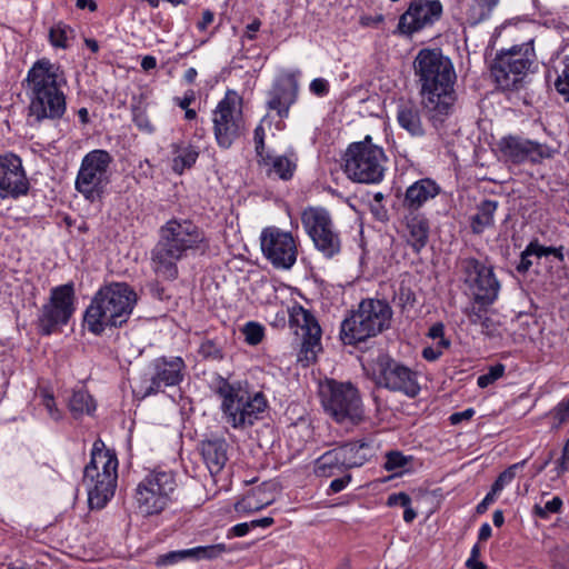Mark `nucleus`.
<instances>
[{"instance_id":"nucleus-62","label":"nucleus","mask_w":569,"mask_h":569,"mask_svg":"<svg viewBox=\"0 0 569 569\" xmlns=\"http://www.w3.org/2000/svg\"><path fill=\"white\" fill-rule=\"evenodd\" d=\"M213 18H214V16L210 10H204L202 12L201 20L197 24L198 29L201 31L206 30L207 27L212 23Z\"/></svg>"},{"instance_id":"nucleus-4","label":"nucleus","mask_w":569,"mask_h":569,"mask_svg":"<svg viewBox=\"0 0 569 569\" xmlns=\"http://www.w3.org/2000/svg\"><path fill=\"white\" fill-rule=\"evenodd\" d=\"M137 302L136 291L126 282H111L94 295L84 313L88 330L97 336L108 327L126 323Z\"/></svg>"},{"instance_id":"nucleus-21","label":"nucleus","mask_w":569,"mask_h":569,"mask_svg":"<svg viewBox=\"0 0 569 569\" xmlns=\"http://www.w3.org/2000/svg\"><path fill=\"white\" fill-rule=\"evenodd\" d=\"M186 365L181 357H160L151 362L150 377L142 380L140 392L148 397L160 392L164 387L179 385L183 379Z\"/></svg>"},{"instance_id":"nucleus-12","label":"nucleus","mask_w":569,"mask_h":569,"mask_svg":"<svg viewBox=\"0 0 569 569\" xmlns=\"http://www.w3.org/2000/svg\"><path fill=\"white\" fill-rule=\"evenodd\" d=\"M371 378L378 387L415 398L420 392L418 376L410 368L381 353L370 363Z\"/></svg>"},{"instance_id":"nucleus-32","label":"nucleus","mask_w":569,"mask_h":569,"mask_svg":"<svg viewBox=\"0 0 569 569\" xmlns=\"http://www.w3.org/2000/svg\"><path fill=\"white\" fill-rule=\"evenodd\" d=\"M264 166H268V176H276L281 180L288 181L293 177L297 169L296 159L288 156L261 157Z\"/></svg>"},{"instance_id":"nucleus-18","label":"nucleus","mask_w":569,"mask_h":569,"mask_svg":"<svg viewBox=\"0 0 569 569\" xmlns=\"http://www.w3.org/2000/svg\"><path fill=\"white\" fill-rule=\"evenodd\" d=\"M289 322L292 328H296V335L301 338L298 361L303 367H308L316 361L321 350V328L313 315L300 306L291 309Z\"/></svg>"},{"instance_id":"nucleus-14","label":"nucleus","mask_w":569,"mask_h":569,"mask_svg":"<svg viewBox=\"0 0 569 569\" xmlns=\"http://www.w3.org/2000/svg\"><path fill=\"white\" fill-rule=\"evenodd\" d=\"M74 300L72 283L52 288L49 301L42 306L38 316L39 332L49 336L67 325L76 310Z\"/></svg>"},{"instance_id":"nucleus-39","label":"nucleus","mask_w":569,"mask_h":569,"mask_svg":"<svg viewBox=\"0 0 569 569\" xmlns=\"http://www.w3.org/2000/svg\"><path fill=\"white\" fill-rule=\"evenodd\" d=\"M71 31V28L62 22L54 24L49 31L51 44L57 48H67L68 33Z\"/></svg>"},{"instance_id":"nucleus-56","label":"nucleus","mask_w":569,"mask_h":569,"mask_svg":"<svg viewBox=\"0 0 569 569\" xmlns=\"http://www.w3.org/2000/svg\"><path fill=\"white\" fill-rule=\"evenodd\" d=\"M264 136H266L264 128L262 127V124H259L254 129V134H253V140L256 143V151L259 157H262V153L264 150Z\"/></svg>"},{"instance_id":"nucleus-47","label":"nucleus","mask_w":569,"mask_h":569,"mask_svg":"<svg viewBox=\"0 0 569 569\" xmlns=\"http://www.w3.org/2000/svg\"><path fill=\"white\" fill-rule=\"evenodd\" d=\"M199 353L206 358L211 360H220L222 359V350L219 345H217L213 340H206L200 345Z\"/></svg>"},{"instance_id":"nucleus-64","label":"nucleus","mask_w":569,"mask_h":569,"mask_svg":"<svg viewBox=\"0 0 569 569\" xmlns=\"http://www.w3.org/2000/svg\"><path fill=\"white\" fill-rule=\"evenodd\" d=\"M381 22H383V16L382 14H378V16H375V17L365 16V17H361V19H360V23L363 27L378 26Z\"/></svg>"},{"instance_id":"nucleus-24","label":"nucleus","mask_w":569,"mask_h":569,"mask_svg":"<svg viewBox=\"0 0 569 569\" xmlns=\"http://www.w3.org/2000/svg\"><path fill=\"white\" fill-rule=\"evenodd\" d=\"M118 481V472L102 475L97 470L89 472L84 467L83 483L88 491V502L91 509H102L113 497Z\"/></svg>"},{"instance_id":"nucleus-42","label":"nucleus","mask_w":569,"mask_h":569,"mask_svg":"<svg viewBox=\"0 0 569 569\" xmlns=\"http://www.w3.org/2000/svg\"><path fill=\"white\" fill-rule=\"evenodd\" d=\"M535 252V256H537L538 258H541V257H548V256H553L557 260H559L560 262L563 261L565 257H563V247H546V246H542L540 243H538L537 241H532L529 243V251L528 252Z\"/></svg>"},{"instance_id":"nucleus-27","label":"nucleus","mask_w":569,"mask_h":569,"mask_svg":"<svg viewBox=\"0 0 569 569\" xmlns=\"http://www.w3.org/2000/svg\"><path fill=\"white\" fill-rule=\"evenodd\" d=\"M439 191V186L431 179L418 180L407 189L403 206L409 210H418L428 200L433 199Z\"/></svg>"},{"instance_id":"nucleus-28","label":"nucleus","mask_w":569,"mask_h":569,"mask_svg":"<svg viewBox=\"0 0 569 569\" xmlns=\"http://www.w3.org/2000/svg\"><path fill=\"white\" fill-rule=\"evenodd\" d=\"M271 485L264 482L251 488L241 500L236 503V510L239 512H254L269 506L273 501V493L270 491Z\"/></svg>"},{"instance_id":"nucleus-2","label":"nucleus","mask_w":569,"mask_h":569,"mask_svg":"<svg viewBox=\"0 0 569 569\" xmlns=\"http://www.w3.org/2000/svg\"><path fill=\"white\" fill-rule=\"evenodd\" d=\"M64 84L66 79L58 66L46 58L36 61L24 79L29 118L37 123L62 118L67 109Z\"/></svg>"},{"instance_id":"nucleus-59","label":"nucleus","mask_w":569,"mask_h":569,"mask_svg":"<svg viewBox=\"0 0 569 569\" xmlns=\"http://www.w3.org/2000/svg\"><path fill=\"white\" fill-rule=\"evenodd\" d=\"M473 415H475V410L472 408H468L463 411L452 413L450 416L449 420H450L451 425H458L462 420L471 419L473 417Z\"/></svg>"},{"instance_id":"nucleus-15","label":"nucleus","mask_w":569,"mask_h":569,"mask_svg":"<svg viewBox=\"0 0 569 569\" xmlns=\"http://www.w3.org/2000/svg\"><path fill=\"white\" fill-rule=\"evenodd\" d=\"M301 222L316 249L323 257L331 259L340 252L341 240L326 209L315 207L305 209L301 214Z\"/></svg>"},{"instance_id":"nucleus-10","label":"nucleus","mask_w":569,"mask_h":569,"mask_svg":"<svg viewBox=\"0 0 569 569\" xmlns=\"http://www.w3.org/2000/svg\"><path fill=\"white\" fill-rule=\"evenodd\" d=\"M177 483L172 472L153 470L136 487L134 503L143 516L162 512L172 500Z\"/></svg>"},{"instance_id":"nucleus-33","label":"nucleus","mask_w":569,"mask_h":569,"mask_svg":"<svg viewBox=\"0 0 569 569\" xmlns=\"http://www.w3.org/2000/svg\"><path fill=\"white\" fill-rule=\"evenodd\" d=\"M497 208L498 202L493 200H485L478 206V211L471 219V229L473 233H481L486 228L493 224V217Z\"/></svg>"},{"instance_id":"nucleus-43","label":"nucleus","mask_w":569,"mask_h":569,"mask_svg":"<svg viewBox=\"0 0 569 569\" xmlns=\"http://www.w3.org/2000/svg\"><path fill=\"white\" fill-rule=\"evenodd\" d=\"M505 369L506 368L502 363L491 366L488 372L478 377L477 385L480 388H487L503 376Z\"/></svg>"},{"instance_id":"nucleus-17","label":"nucleus","mask_w":569,"mask_h":569,"mask_svg":"<svg viewBox=\"0 0 569 569\" xmlns=\"http://www.w3.org/2000/svg\"><path fill=\"white\" fill-rule=\"evenodd\" d=\"M372 455L368 442H351L327 451L316 460V473L331 477L346 469L365 465Z\"/></svg>"},{"instance_id":"nucleus-41","label":"nucleus","mask_w":569,"mask_h":569,"mask_svg":"<svg viewBox=\"0 0 569 569\" xmlns=\"http://www.w3.org/2000/svg\"><path fill=\"white\" fill-rule=\"evenodd\" d=\"M555 88L565 100L569 101V56L562 60V70L555 81Z\"/></svg>"},{"instance_id":"nucleus-48","label":"nucleus","mask_w":569,"mask_h":569,"mask_svg":"<svg viewBox=\"0 0 569 569\" xmlns=\"http://www.w3.org/2000/svg\"><path fill=\"white\" fill-rule=\"evenodd\" d=\"M487 307L485 305L473 303L465 309V315L472 325H479L481 321H486Z\"/></svg>"},{"instance_id":"nucleus-53","label":"nucleus","mask_w":569,"mask_h":569,"mask_svg":"<svg viewBox=\"0 0 569 569\" xmlns=\"http://www.w3.org/2000/svg\"><path fill=\"white\" fill-rule=\"evenodd\" d=\"M553 417L560 422H566L569 420V398L567 400L561 401L552 410Z\"/></svg>"},{"instance_id":"nucleus-58","label":"nucleus","mask_w":569,"mask_h":569,"mask_svg":"<svg viewBox=\"0 0 569 569\" xmlns=\"http://www.w3.org/2000/svg\"><path fill=\"white\" fill-rule=\"evenodd\" d=\"M497 491L491 488V490L486 495L483 500L477 506L476 511L477 513H485L488 509V507L496 500Z\"/></svg>"},{"instance_id":"nucleus-37","label":"nucleus","mask_w":569,"mask_h":569,"mask_svg":"<svg viewBox=\"0 0 569 569\" xmlns=\"http://www.w3.org/2000/svg\"><path fill=\"white\" fill-rule=\"evenodd\" d=\"M193 559H214L230 549L224 543H217L211 546H199L191 548Z\"/></svg>"},{"instance_id":"nucleus-44","label":"nucleus","mask_w":569,"mask_h":569,"mask_svg":"<svg viewBox=\"0 0 569 569\" xmlns=\"http://www.w3.org/2000/svg\"><path fill=\"white\" fill-rule=\"evenodd\" d=\"M411 459V457H406L399 451H390L386 456L383 467L388 471L397 472L399 469L405 468Z\"/></svg>"},{"instance_id":"nucleus-9","label":"nucleus","mask_w":569,"mask_h":569,"mask_svg":"<svg viewBox=\"0 0 569 569\" xmlns=\"http://www.w3.org/2000/svg\"><path fill=\"white\" fill-rule=\"evenodd\" d=\"M535 61L533 40H529L499 52L491 64V76L502 90L518 89Z\"/></svg>"},{"instance_id":"nucleus-54","label":"nucleus","mask_w":569,"mask_h":569,"mask_svg":"<svg viewBox=\"0 0 569 569\" xmlns=\"http://www.w3.org/2000/svg\"><path fill=\"white\" fill-rule=\"evenodd\" d=\"M410 502H411V499H410L409 495H407L406 492L392 493L388 497V500H387V505L389 507H397V506L407 507V505H410Z\"/></svg>"},{"instance_id":"nucleus-13","label":"nucleus","mask_w":569,"mask_h":569,"mask_svg":"<svg viewBox=\"0 0 569 569\" xmlns=\"http://www.w3.org/2000/svg\"><path fill=\"white\" fill-rule=\"evenodd\" d=\"M111 154L101 149L87 153L76 178V189L90 201L99 200L110 182Z\"/></svg>"},{"instance_id":"nucleus-30","label":"nucleus","mask_w":569,"mask_h":569,"mask_svg":"<svg viewBox=\"0 0 569 569\" xmlns=\"http://www.w3.org/2000/svg\"><path fill=\"white\" fill-rule=\"evenodd\" d=\"M408 242L416 252H419L428 242V220L418 213L407 217Z\"/></svg>"},{"instance_id":"nucleus-31","label":"nucleus","mask_w":569,"mask_h":569,"mask_svg":"<svg viewBox=\"0 0 569 569\" xmlns=\"http://www.w3.org/2000/svg\"><path fill=\"white\" fill-rule=\"evenodd\" d=\"M397 120L399 126L407 130L411 136H423L425 129L421 122L419 109L415 103L403 102L399 104Z\"/></svg>"},{"instance_id":"nucleus-11","label":"nucleus","mask_w":569,"mask_h":569,"mask_svg":"<svg viewBox=\"0 0 569 569\" xmlns=\"http://www.w3.org/2000/svg\"><path fill=\"white\" fill-rule=\"evenodd\" d=\"M213 133L220 148L229 149L246 132L242 99L232 90L227 91L212 112Z\"/></svg>"},{"instance_id":"nucleus-16","label":"nucleus","mask_w":569,"mask_h":569,"mask_svg":"<svg viewBox=\"0 0 569 569\" xmlns=\"http://www.w3.org/2000/svg\"><path fill=\"white\" fill-rule=\"evenodd\" d=\"M459 268L476 303L490 306L497 300L500 282L491 266L475 258H463L459 261Z\"/></svg>"},{"instance_id":"nucleus-7","label":"nucleus","mask_w":569,"mask_h":569,"mask_svg":"<svg viewBox=\"0 0 569 569\" xmlns=\"http://www.w3.org/2000/svg\"><path fill=\"white\" fill-rule=\"evenodd\" d=\"M216 392L221 398V410L227 423L234 429L252 426L267 408L262 393H251L223 379L219 382Z\"/></svg>"},{"instance_id":"nucleus-46","label":"nucleus","mask_w":569,"mask_h":569,"mask_svg":"<svg viewBox=\"0 0 569 569\" xmlns=\"http://www.w3.org/2000/svg\"><path fill=\"white\" fill-rule=\"evenodd\" d=\"M562 507V500L559 497H553L552 500L545 503L543 507L536 505L533 508L535 515L541 519H547L550 513H557Z\"/></svg>"},{"instance_id":"nucleus-49","label":"nucleus","mask_w":569,"mask_h":569,"mask_svg":"<svg viewBox=\"0 0 569 569\" xmlns=\"http://www.w3.org/2000/svg\"><path fill=\"white\" fill-rule=\"evenodd\" d=\"M41 398V403L46 408L48 416L54 421L61 420L62 412L58 409L53 396L47 391H43Z\"/></svg>"},{"instance_id":"nucleus-55","label":"nucleus","mask_w":569,"mask_h":569,"mask_svg":"<svg viewBox=\"0 0 569 569\" xmlns=\"http://www.w3.org/2000/svg\"><path fill=\"white\" fill-rule=\"evenodd\" d=\"M399 302L401 303L402 308L406 307H413L416 302L415 293L409 288L401 287L398 293Z\"/></svg>"},{"instance_id":"nucleus-8","label":"nucleus","mask_w":569,"mask_h":569,"mask_svg":"<svg viewBox=\"0 0 569 569\" xmlns=\"http://www.w3.org/2000/svg\"><path fill=\"white\" fill-rule=\"evenodd\" d=\"M387 156L382 147L375 144L367 136L362 141L351 143L343 156V171L359 183L375 184L382 181Z\"/></svg>"},{"instance_id":"nucleus-51","label":"nucleus","mask_w":569,"mask_h":569,"mask_svg":"<svg viewBox=\"0 0 569 569\" xmlns=\"http://www.w3.org/2000/svg\"><path fill=\"white\" fill-rule=\"evenodd\" d=\"M310 91L317 97H325L329 92V82L323 78H316L310 82Z\"/></svg>"},{"instance_id":"nucleus-35","label":"nucleus","mask_w":569,"mask_h":569,"mask_svg":"<svg viewBox=\"0 0 569 569\" xmlns=\"http://www.w3.org/2000/svg\"><path fill=\"white\" fill-rule=\"evenodd\" d=\"M498 2L499 0H471L466 11L468 23L476 26L488 19Z\"/></svg>"},{"instance_id":"nucleus-36","label":"nucleus","mask_w":569,"mask_h":569,"mask_svg":"<svg viewBox=\"0 0 569 569\" xmlns=\"http://www.w3.org/2000/svg\"><path fill=\"white\" fill-rule=\"evenodd\" d=\"M198 156V151L192 147L181 149L179 154L173 158V170L182 173L184 169L191 168L196 163Z\"/></svg>"},{"instance_id":"nucleus-40","label":"nucleus","mask_w":569,"mask_h":569,"mask_svg":"<svg viewBox=\"0 0 569 569\" xmlns=\"http://www.w3.org/2000/svg\"><path fill=\"white\" fill-rule=\"evenodd\" d=\"M188 558H192L191 549L169 551L167 553L160 555L157 558L156 566H158V567L172 566V565L180 562L182 560H186Z\"/></svg>"},{"instance_id":"nucleus-29","label":"nucleus","mask_w":569,"mask_h":569,"mask_svg":"<svg viewBox=\"0 0 569 569\" xmlns=\"http://www.w3.org/2000/svg\"><path fill=\"white\" fill-rule=\"evenodd\" d=\"M87 467L91 473L94 470L102 475L118 472V459L116 453L107 449L103 441L98 439L93 442L91 459Z\"/></svg>"},{"instance_id":"nucleus-19","label":"nucleus","mask_w":569,"mask_h":569,"mask_svg":"<svg viewBox=\"0 0 569 569\" xmlns=\"http://www.w3.org/2000/svg\"><path fill=\"white\" fill-rule=\"evenodd\" d=\"M260 246L263 256L278 269H290L297 261V240L289 231L276 227L262 230Z\"/></svg>"},{"instance_id":"nucleus-34","label":"nucleus","mask_w":569,"mask_h":569,"mask_svg":"<svg viewBox=\"0 0 569 569\" xmlns=\"http://www.w3.org/2000/svg\"><path fill=\"white\" fill-rule=\"evenodd\" d=\"M68 407L72 416L78 418L82 415H92L96 410V401L88 391L80 389L73 391Z\"/></svg>"},{"instance_id":"nucleus-1","label":"nucleus","mask_w":569,"mask_h":569,"mask_svg":"<svg viewBox=\"0 0 569 569\" xmlns=\"http://www.w3.org/2000/svg\"><path fill=\"white\" fill-rule=\"evenodd\" d=\"M413 69L421 86L422 109L438 129L452 113L457 100L453 64L439 49H421L415 58Z\"/></svg>"},{"instance_id":"nucleus-38","label":"nucleus","mask_w":569,"mask_h":569,"mask_svg":"<svg viewBox=\"0 0 569 569\" xmlns=\"http://www.w3.org/2000/svg\"><path fill=\"white\" fill-rule=\"evenodd\" d=\"M526 463L527 460L525 459L508 467L498 476L491 488L495 489V491L500 492L508 483L515 479L517 471L522 469Z\"/></svg>"},{"instance_id":"nucleus-5","label":"nucleus","mask_w":569,"mask_h":569,"mask_svg":"<svg viewBox=\"0 0 569 569\" xmlns=\"http://www.w3.org/2000/svg\"><path fill=\"white\" fill-rule=\"evenodd\" d=\"M391 307L380 299H363L358 308L341 322L340 338L345 345L355 346L377 337L389 329Z\"/></svg>"},{"instance_id":"nucleus-25","label":"nucleus","mask_w":569,"mask_h":569,"mask_svg":"<svg viewBox=\"0 0 569 569\" xmlns=\"http://www.w3.org/2000/svg\"><path fill=\"white\" fill-rule=\"evenodd\" d=\"M299 91V82L293 74H288L278 81L269 92L267 106L277 111L278 116L286 118L290 107L296 103Z\"/></svg>"},{"instance_id":"nucleus-57","label":"nucleus","mask_w":569,"mask_h":569,"mask_svg":"<svg viewBox=\"0 0 569 569\" xmlns=\"http://www.w3.org/2000/svg\"><path fill=\"white\" fill-rule=\"evenodd\" d=\"M529 251V244L526 247V249L521 252L520 262L517 266V270L521 273L527 272L530 267L532 266V261L530 260L531 256H535V252H528Z\"/></svg>"},{"instance_id":"nucleus-45","label":"nucleus","mask_w":569,"mask_h":569,"mask_svg":"<svg viewBox=\"0 0 569 569\" xmlns=\"http://www.w3.org/2000/svg\"><path fill=\"white\" fill-rule=\"evenodd\" d=\"M242 333L249 345L256 346L260 343L263 338V327L257 322L250 321L243 327Z\"/></svg>"},{"instance_id":"nucleus-20","label":"nucleus","mask_w":569,"mask_h":569,"mask_svg":"<svg viewBox=\"0 0 569 569\" xmlns=\"http://www.w3.org/2000/svg\"><path fill=\"white\" fill-rule=\"evenodd\" d=\"M499 151L506 162L520 164L526 161L540 163L546 159H551L557 153V149L546 143L522 139L520 137H505L498 143Z\"/></svg>"},{"instance_id":"nucleus-23","label":"nucleus","mask_w":569,"mask_h":569,"mask_svg":"<svg viewBox=\"0 0 569 569\" xmlns=\"http://www.w3.org/2000/svg\"><path fill=\"white\" fill-rule=\"evenodd\" d=\"M29 180L20 157L12 152L0 154V198L27 194Z\"/></svg>"},{"instance_id":"nucleus-61","label":"nucleus","mask_w":569,"mask_h":569,"mask_svg":"<svg viewBox=\"0 0 569 569\" xmlns=\"http://www.w3.org/2000/svg\"><path fill=\"white\" fill-rule=\"evenodd\" d=\"M442 355L441 349L427 347L422 351V357L428 361H435Z\"/></svg>"},{"instance_id":"nucleus-22","label":"nucleus","mask_w":569,"mask_h":569,"mask_svg":"<svg viewBox=\"0 0 569 569\" xmlns=\"http://www.w3.org/2000/svg\"><path fill=\"white\" fill-rule=\"evenodd\" d=\"M442 14L439 0H412L408 9L400 16L397 30L405 36H411L432 26Z\"/></svg>"},{"instance_id":"nucleus-60","label":"nucleus","mask_w":569,"mask_h":569,"mask_svg":"<svg viewBox=\"0 0 569 569\" xmlns=\"http://www.w3.org/2000/svg\"><path fill=\"white\" fill-rule=\"evenodd\" d=\"M350 480H351L350 475L342 477V478H337L331 481L330 490L333 493L340 492L341 490H343L346 488V486L350 482Z\"/></svg>"},{"instance_id":"nucleus-50","label":"nucleus","mask_w":569,"mask_h":569,"mask_svg":"<svg viewBox=\"0 0 569 569\" xmlns=\"http://www.w3.org/2000/svg\"><path fill=\"white\" fill-rule=\"evenodd\" d=\"M132 116H133V122L139 128V130L151 133L153 132V126L150 122L148 116L146 114L144 110H142L139 107H134L132 109Z\"/></svg>"},{"instance_id":"nucleus-26","label":"nucleus","mask_w":569,"mask_h":569,"mask_svg":"<svg viewBox=\"0 0 569 569\" xmlns=\"http://www.w3.org/2000/svg\"><path fill=\"white\" fill-rule=\"evenodd\" d=\"M202 460L212 478H216L229 460V445L223 438L202 440L199 445Z\"/></svg>"},{"instance_id":"nucleus-63","label":"nucleus","mask_w":569,"mask_h":569,"mask_svg":"<svg viewBox=\"0 0 569 569\" xmlns=\"http://www.w3.org/2000/svg\"><path fill=\"white\" fill-rule=\"evenodd\" d=\"M174 101L181 109H187L194 101V92L189 91L183 98H174Z\"/></svg>"},{"instance_id":"nucleus-3","label":"nucleus","mask_w":569,"mask_h":569,"mask_svg":"<svg viewBox=\"0 0 569 569\" xmlns=\"http://www.w3.org/2000/svg\"><path fill=\"white\" fill-rule=\"evenodd\" d=\"M203 233L189 220H169L160 229V240L151 251V267L164 280L178 277L177 262L188 250L198 249Z\"/></svg>"},{"instance_id":"nucleus-52","label":"nucleus","mask_w":569,"mask_h":569,"mask_svg":"<svg viewBox=\"0 0 569 569\" xmlns=\"http://www.w3.org/2000/svg\"><path fill=\"white\" fill-rule=\"evenodd\" d=\"M569 470V439L566 441L562 448L561 458L557 461V476H561Z\"/></svg>"},{"instance_id":"nucleus-6","label":"nucleus","mask_w":569,"mask_h":569,"mask_svg":"<svg viewBox=\"0 0 569 569\" xmlns=\"http://www.w3.org/2000/svg\"><path fill=\"white\" fill-rule=\"evenodd\" d=\"M318 395L325 412L337 422L358 425L363 421L362 399L352 382L326 378L319 382Z\"/></svg>"}]
</instances>
